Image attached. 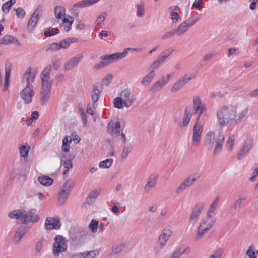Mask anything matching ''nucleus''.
I'll list each match as a JSON object with an SVG mask.
<instances>
[{
    "mask_svg": "<svg viewBox=\"0 0 258 258\" xmlns=\"http://www.w3.org/2000/svg\"><path fill=\"white\" fill-rule=\"evenodd\" d=\"M248 111V106L243 103L228 105L217 110L216 118L221 126H230L240 123Z\"/></svg>",
    "mask_w": 258,
    "mask_h": 258,
    "instance_id": "f257e3e1",
    "label": "nucleus"
},
{
    "mask_svg": "<svg viewBox=\"0 0 258 258\" xmlns=\"http://www.w3.org/2000/svg\"><path fill=\"white\" fill-rule=\"evenodd\" d=\"M224 140L225 136L222 132H219L215 140V133L213 131H209L205 137V146L208 150H211L215 142L216 144L213 153V156L215 157L222 151Z\"/></svg>",
    "mask_w": 258,
    "mask_h": 258,
    "instance_id": "f03ea898",
    "label": "nucleus"
},
{
    "mask_svg": "<svg viewBox=\"0 0 258 258\" xmlns=\"http://www.w3.org/2000/svg\"><path fill=\"white\" fill-rule=\"evenodd\" d=\"M36 73H31V68L27 69L23 75V79H26L27 85L20 93V97L24 101L25 103L28 104L32 102V98L35 94L33 86L32 83L34 81Z\"/></svg>",
    "mask_w": 258,
    "mask_h": 258,
    "instance_id": "7ed1b4c3",
    "label": "nucleus"
},
{
    "mask_svg": "<svg viewBox=\"0 0 258 258\" xmlns=\"http://www.w3.org/2000/svg\"><path fill=\"white\" fill-rule=\"evenodd\" d=\"M8 216L12 219H19L22 221V225H28L27 223H36L39 221V216L32 211L24 209L15 210L9 213Z\"/></svg>",
    "mask_w": 258,
    "mask_h": 258,
    "instance_id": "20e7f679",
    "label": "nucleus"
},
{
    "mask_svg": "<svg viewBox=\"0 0 258 258\" xmlns=\"http://www.w3.org/2000/svg\"><path fill=\"white\" fill-rule=\"evenodd\" d=\"M200 15L198 13L191 15V16L186 19L184 21L179 24L175 30L176 35L180 36L185 33L190 28H191L199 20Z\"/></svg>",
    "mask_w": 258,
    "mask_h": 258,
    "instance_id": "39448f33",
    "label": "nucleus"
},
{
    "mask_svg": "<svg viewBox=\"0 0 258 258\" xmlns=\"http://www.w3.org/2000/svg\"><path fill=\"white\" fill-rule=\"evenodd\" d=\"M54 240L55 243L53 245V253L55 257H58L61 252H64L67 251V245L64 238L62 236H56Z\"/></svg>",
    "mask_w": 258,
    "mask_h": 258,
    "instance_id": "423d86ee",
    "label": "nucleus"
},
{
    "mask_svg": "<svg viewBox=\"0 0 258 258\" xmlns=\"http://www.w3.org/2000/svg\"><path fill=\"white\" fill-rule=\"evenodd\" d=\"M120 96L124 103V107L129 108L133 105L137 100L136 96L132 93L128 89H125L121 91Z\"/></svg>",
    "mask_w": 258,
    "mask_h": 258,
    "instance_id": "0eeeda50",
    "label": "nucleus"
},
{
    "mask_svg": "<svg viewBox=\"0 0 258 258\" xmlns=\"http://www.w3.org/2000/svg\"><path fill=\"white\" fill-rule=\"evenodd\" d=\"M52 84H42L40 91V101L42 105L48 102L51 96Z\"/></svg>",
    "mask_w": 258,
    "mask_h": 258,
    "instance_id": "6e6552de",
    "label": "nucleus"
},
{
    "mask_svg": "<svg viewBox=\"0 0 258 258\" xmlns=\"http://www.w3.org/2000/svg\"><path fill=\"white\" fill-rule=\"evenodd\" d=\"M204 207V203L202 202H198L194 205L189 218V221L190 224H195L198 221Z\"/></svg>",
    "mask_w": 258,
    "mask_h": 258,
    "instance_id": "1a4fd4ad",
    "label": "nucleus"
},
{
    "mask_svg": "<svg viewBox=\"0 0 258 258\" xmlns=\"http://www.w3.org/2000/svg\"><path fill=\"white\" fill-rule=\"evenodd\" d=\"M171 233L172 231L170 229L165 228L163 230L158 239L159 247L157 246L155 248L156 254L158 253L160 250L166 245V242L170 236Z\"/></svg>",
    "mask_w": 258,
    "mask_h": 258,
    "instance_id": "9d476101",
    "label": "nucleus"
},
{
    "mask_svg": "<svg viewBox=\"0 0 258 258\" xmlns=\"http://www.w3.org/2000/svg\"><path fill=\"white\" fill-rule=\"evenodd\" d=\"M203 127L200 122H196L194 127L192 142L195 146H198L201 142Z\"/></svg>",
    "mask_w": 258,
    "mask_h": 258,
    "instance_id": "9b49d317",
    "label": "nucleus"
},
{
    "mask_svg": "<svg viewBox=\"0 0 258 258\" xmlns=\"http://www.w3.org/2000/svg\"><path fill=\"white\" fill-rule=\"evenodd\" d=\"M123 58H124V56L122 52V53H115L111 54H105L101 56L100 59L104 61L106 66H108Z\"/></svg>",
    "mask_w": 258,
    "mask_h": 258,
    "instance_id": "f8f14e48",
    "label": "nucleus"
},
{
    "mask_svg": "<svg viewBox=\"0 0 258 258\" xmlns=\"http://www.w3.org/2000/svg\"><path fill=\"white\" fill-rule=\"evenodd\" d=\"M194 77V76L192 75H185L173 85L171 89V91L172 92L177 91L187 82L190 81Z\"/></svg>",
    "mask_w": 258,
    "mask_h": 258,
    "instance_id": "ddd939ff",
    "label": "nucleus"
},
{
    "mask_svg": "<svg viewBox=\"0 0 258 258\" xmlns=\"http://www.w3.org/2000/svg\"><path fill=\"white\" fill-rule=\"evenodd\" d=\"M30 226L29 225H21L14 236V241L16 244H18L23 236L29 231Z\"/></svg>",
    "mask_w": 258,
    "mask_h": 258,
    "instance_id": "4468645a",
    "label": "nucleus"
},
{
    "mask_svg": "<svg viewBox=\"0 0 258 258\" xmlns=\"http://www.w3.org/2000/svg\"><path fill=\"white\" fill-rule=\"evenodd\" d=\"M42 13V9L41 7L39 6L37 7V8L34 11L33 14L31 15L27 24V27L28 28H33L35 27L38 20L40 19V14Z\"/></svg>",
    "mask_w": 258,
    "mask_h": 258,
    "instance_id": "2eb2a0df",
    "label": "nucleus"
},
{
    "mask_svg": "<svg viewBox=\"0 0 258 258\" xmlns=\"http://www.w3.org/2000/svg\"><path fill=\"white\" fill-rule=\"evenodd\" d=\"M60 219L58 217H47L45 221V226L47 229H58L61 227Z\"/></svg>",
    "mask_w": 258,
    "mask_h": 258,
    "instance_id": "dca6fc26",
    "label": "nucleus"
},
{
    "mask_svg": "<svg viewBox=\"0 0 258 258\" xmlns=\"http://www.w3.org/2000/svg\"><path fill=\"white\" fill-rule=\"evenodd\" d=\"M84 55L82 53H79L75 56L71 58L64 66L66 71H69L76 66L82 59Z\"/></svg>",
    "mask_w": 258,
    "mask_h": 258,
    "instance_id": "f3484780",
    "label": "nucleus"
},
{
    "mask_svg": "<svg viewBox=\"0 0 258 258\" xmlns=\"http://www.w3.org/2000/svg\"><path fill=\"white\" fill-rule=\"evenodd\" d=\"M252 147V142L251 140L245 141L237 156V159L238 160L242 159Z\"/></svg>",
    "mask_w": 258,
    "mask_h": 258,
    "instance_id": "a211bd4d",
    "label": "nucleus"
},
{
    "mask_svg": "<svg viewBox=\"0 0 258 258\" xmlns=\"http://www.w3.org/2000/svg\"><path fill=\"white\" fill-rule=\"evenodd\" d=\"M103 89V87L102 84L99 83L93 84V90L91 92V100L92 103H95L97 102Z\"/></svg>",
    "mask_w": 258,
    "mask_h": 258,
    "instance_id": "6ab92c4d",
    "label": "nucleus"
},
{
    "mask_svg": "<svg viewBox=\"0 0 258 258\" xmlns=\"http://www.w3.org/2000/svg\"><path fill=\"white\" fill-rule=\"evenodd\" d=\"M52 70V66L47 65L42 70L41 74V80L42 84H52L50 80V74Z\"/></svg>",
    "mask_w": 258,
    "mask_h": 258,
    "instance_id": "aec40b11",
    "label": "nucleus"
},
{
    "mask_svg": "<svg viewBox=\"0 0 258 258\" xmlns=\"http://www.w3.org/2000/svg\"><path fill=\"white\" fill-rule=\"evenodd\" d=\"M100 0H82L79 1L78 2L74 4L72 8L73 12H75V13H77L76 9L78 8H84L85 7L91 6Z\"/></svg>",
    "mask_w": 258,
    "mask_h": 258,
    "instance_id": "412c9836",
    "label": "nucleus"
},
{
    "mask_svg": "<svg viewBox=\"0 0 258 258\" xmlns=\"http://www.w3.org/2000/svg\"><path fill=\"white\" fill-rule=\"evenodd\" d=\"M158 179V175L151 174L147 180V182L144 188L145 192H148L150 189L155 187Z\"/></svg>",
    "mask_w": 258,
    "mask_h": 258,
    "instance_id": "4be33fe9",
    "label": "nucleus"
},
{
    "mask_svg": "<svg viewBox=\"0 0 258 258\" xmlns=\"http://www.w3.org/2000/svg\"><path fill=\"white\" fill-rule=\"evenodd\" d=\"M120 123L119 121L115 122L110 121L108 125L107 131L111 135H117L120 133Z\"/></svg>",
    "mask_w": 258,
    "mask_h": 258,
    "instance_id": "5701e85b",
    "label": "nucleus"
},
{
    "mask_svg": "<svg viewBox=\"0 0 258 258\" xmlns=\"http://www.w3.org/2000/svg\"><path fill=\"white\" fill-rule=\"evenodd\" d=\"M193 107L195 114L197 113L199 110H206L205 104L202 103L201 98L198 96L194 98Z\"/></svg>",
    "mask_w": 258,
    "mask_h": 258,
    "instance_id": "b1692460",
    "label": "nucleus"
},
{
    "mask_svg": "<svg viewBox=\"0 0 258 258\" xmlns=\"http://www.w3.org/2000/svg\"><path fill=\"white\" fill-rule=\"evenodd\" d=\"M201 176V174L200 172H195L188 176L184 181L188 187H190L194 184L195 181L200 179Z\"/></svg>",
    "mask_w": 258,
    "mask_h": 258,
    "instance_id": "393cba45",
    "label": "nucleus"
},
{
    "mask_svg": "<svg viewBox=\"0 0 258 258\" xmlns=\"http://www.w3.org/2000/svg\"><path fill=\"white\" fill-rule=\"evenodd\" d=\"M155 75V72L154 70L149 71V73L141 80V84L144 87L149 86Z\"/></svg>",
    "mask_w": 258,
    "mask_h": 258,
    "instance_id": "a878e982",
    "label": "nucleus"
},
{
    "mask_svg": "<svg viewBox=\"0 0 258 258\" xmlns=\"http://www.w3.org/2000/svg\"><path fill=\"white\" fill-rule=\"evenodd\" d=\"M101 192V189L100 188L95 189L90 192L86 198V203L90 204V203H94Z\"/></svg>",
    "mask_w": 258,
    "mask_h": 258,
    "instance_id": "bb28decb",
    "label": "nucleus"
},
{
    "mask_svg": "<svg viewBox=\"0 0 258 258\" xmlns=\"http://www.w3.org/2000/svg\"><path fill=\"white\" fill-rule=\"evenodd\" d=\"M12 43H16L17 44L18 46L21 45V43L18 41V40L11 35H6L4 36L1 40V44L8 45Z\"/></svg>",
    "mask_w": 258,
    "mask_h": 258,
    "instance_id": "cd10ccee",
    "label": "nucleus"
},
{
    "mask_svg": "<svg viewBox=\"0 0 258 258\" xmlns=\"http://www.w3.org/2000/svg\"><path fill=\"white\" fill-rule=\"evenodd\" d=\"M12 64L7 62L5 64V80L4 83V86H7V87H8L9 86V81L10 78V75L12 70Z\"/></svg>",
    "mask_w": 258,
    "mask_h": 258,
    "instance_id": "c85d7f7f",
    "label": "nucleus"
},
{
    "mask_svg": "<svg viewBox=\"0 0 258 258\" xmlns=\"http://www.w3.org/2000/svg\"><path fill=\"white\" fill-rule=\"evenodd\" d=\"M96 256L95 250H91L86 252H80L73 255V258H94Z\"/></svg>",
    "mask_w": 258,
    "mask_h": 258,
    "instance_id": "c756f323",
    "label": "nucleus"
},
{
    "mask_svg": "<svg viewBox=\"0 0 258 258\" xmlns=\"http://www.w3.org/2000/svg\"><path fill=\"white\" fill-rule=\"evenodd\" d=\"M54 14L56 19H62L66 14L65 8L61 6H56L54 8Z\"/></svg>",
    "mask_w": 258,
    "mask_h": 258,
    "instance_id": "7c9ffc66",
    "label": "nucleus"
},
{
    "mask_svg": "<svg viewBox=\"0 0 258 258\" xmlns=\"http://www.w3.org/2000/svg\"><path fill=\"white\" fill-rule=\"evenodd\" d=\"M133 146L131 144H127L123 146L122 152L121 154V160H124L126 158L129 153L132 151Z\"/></svg>",
    "mask_w": 258,
    "mask_h": 258,
    "instance_id": "2f4dec72",
    "label": "nucleus"
},
{
    "mask_svg": "<svg viewBox=\"0 0 258 258\" xmlns=\"http://www.w3.org/2000/svg\"><path fill=\"white\" fill-rule=\"evenodd\" d=\"M39 182L43 185L50 186L53 183V179L47 176H42L38 177Z\"/></svg>",
    "mask_w": 258,
    "mask_h": 258,
    "instance_id": "473e14b6",
    "label": "nucleus"
},
{
    "mask_svg": "<svg viewBox=\"0 0 258 258\" xmlns=\"http://www.w3.org/2000/svg\"><path fill=\"white\" fill-rule=\"evenodd\" d=\"M191 113L189 110L187 109H185L184 117L183 118V120L182 123L180 124V126H187L190 120L191 117Z\"/></svg>",
    "mask_w": 258,
    "mask_h": 258,
    "instance_id": "72a5a7b5",
    "label": "nucleus"
},
{
    "mask_svg": "<svg viewBox=\"0 0 258 258\" xmlns=\"http://www.w3.org/2000/svg\"><path fill=\"white\" fill-rule=\"evenodd\" d=\"M70 193L61 189L59 193L58 202L59 205H63L68 198Z\"/></svg>",
    "mask_w": 258,
    "mask_h": 258,
    "instance_id": "f704fd0d",
    "label": "nucleus"
},
{
    "mask_svg": "<svg viewBox=\"0 0 258 258\" xmlns=\"http://www.w3.org/2000/svg\"><path fill=\"white\" fill-rule=\"evenodd\" d=\"M63 158L61 159V162L64 165L66 169L63 172V174L66 175L68 172L69 169L72 168V163L71 160L67 159L65 155H63Z\"/></svg>",
    "mask_w": 258,
    "mask_h": 258,
    "instance_id": "c9c22d12",
    "label": "nucleus"
},
{
    "mask_svg": "<svg viewBox=\"0 0 258 258\" xmlns=\"http://www.w3.org/2000/svg\"><path fill=\"white\" fill-rule=\"evenodd\" d=\"M74 184L75 182L73 181L72 179H69L65 182L61 189L66 191H68L69 193H70L71 191L74 186Z\"/></svg>",
    "mask_w": 258,
    "mask_h": 258,
    "instance_id": "e433bc0d",
    "label": "nucleus"
},
{
    "mask_svg": "<svg viewBox=\"0 0 258 258\" xmlns=\"http://www.w3.org/2000/svg\"><path fill=\"white\" fill-rule=\"evenodd\" d=\"M16 3V0H9L3 4L2 10L5 13H8L12 7Z\"/></svg>",
    "mask_w": 258,
    "mask_h": 258,
    "instance_id": "4c0bfd02",
    "label": "nucleus"
},
{
    "mask_svg": "<svg viewBox=\"0 0 258 258\" xmlns=\"http://www.w3.org/2000/svg\"><path fill=\"white\" fill-rule=\"evenodd\" d=\"M174 50L171 48L168 49L163 51L158 57L160 62H163L173 52Z\"/></svg>",
    "mask_w": 258,
    "mask_h": 258,
    "instance_id": "58836bf2",
    "label": "nucleus"
},
{
    "mask_svg": "<svg viewBox=\"0 0 258 258\" xmlns=\"http://www.w3.org/2000/svg\"><path fill=\"white\" fill-rule=\"evenodd\" d=\"M113 106L115 108L117 109H122L123 108L124 103L120 96L114 99Z\"/></svg>",
    "mask_w": 258,
    "mask_h": 258,
    "instance_id": "ea45409f",
    "label": "nucleus"
},
{
    "mask_svg": "<svg viewBox=\"0 0 258 258\" xmlns=\"http://www.w3.org/2000/svg\"><path fill=\"white\" fill-rule=\"evenodd\" d=\"M208 230L206 229L205 228H203L200 226L198 227L197 234L194 237V239L196 241H198L199 240L202 238L204 235V234L208 231Z\"/></svg>",
    "mask_w": 258,
    "mask_h": 258,
    "instance_id": "a19ab883",
    "label": "nucleus"
},
{
    "mask_svg": "<svg viewBox=\"0 0 258 258\" xmlns=\"http://www.w3.org/2000/svg\"><path fill=\"white\" fill-rule=\"evenodd\" d=\"M246 198V197L244 196H240L231 207V211L235 210L237 208H239L242 204V201H244Z\"/></svg>",
    "mask_w": 258,
    "mask_h": 258,
    "instance_id": "79ce46f5",
    "label": "nucleus"
},
{
    "mask_svg": "<svg viewBox=\"0 0 258 258\" xmlns=\"http://www.w3.org/2000/svg\"><path fill=\"white\" fill-rule=\"evenodd\" d=\"M213 225L214 223L213 221H210V220H207L203 219L200 222L199 226L209 230Z\"/></svg>",
    "mask_w": 258,
    "mask_h": 258,
    "instance_id": "37998d69",
    "label": "nucleus"
},
{
    "mask_svg": "<svg viewBox=\"0 0 258 258\" xmlns=\"http://www.w3.org/2000/svg\"><path fill=\"white\" fill-rule=\"evenodd\" d=\"M235 140L234 135H230L227 139L226 143V148L228 151H231L233 148V146Z\"/></svg>",
    "mask_w": 258,
    "mask_h": 258,
    "instance_id": "c03bdc74",
    "label": "nucleus"
},
{
    "mask_svg": "<svg viewBox=\"0 0 258 258\" xmlns=\"http://www.w3.org/2000/svg\"><path fill=\"white\" fill-rule=\"evenodd\" d=\"M113 159L108 158L99 163V167L102 168H108L112 165Z\"/></svg>",
    "mask_w": 258,
    "mask_h": 258,
    "instance_id": "a18cd8bd",
    "label": "nucleus"
},
{
    "mask_svg": "<svg viewBox=\"0 0 258 258\" xmlns=\"http://www.w3.org/2000/svg\"><path fill=\"white\" fill-rule=\"evenodd\" d=\"M59 33V29L55 28H50L45 31L44 34L46 37H50Z\"/></svg>",
    "mask_w": 258,
    "mask_h": 258,
    "instance_id": "49530a36",
    "label": "nucleus"
},
{
    "mask_svg": "<svg viewBox=\"0 0 258 258\" xmlns=\"http://www.w3.org/2000/svg\"><path fill=\"white\" fill-rule=\"evenodd\" d=\"M30 146H26L25 145H23L21 148H20V156L24 158H27L28 156V152L30 150Z\"/></svg>",
    "mask_w": 258,
    "mask_h": 258,
    "instance_id": "de8ad7c7",
    "label": "nucleus"
},
{
    "mask_svg": "<svg viewBox=\"0 0 258 258\" xmlns=\"http://www.w3.org/2000/svg\"><path fill=\"white\" fill-rule=\"evenodd\" d=\"M246 254L249 258H256L254 246L253 245L250 246L246 252Z\"/></svg>",
    "mask_w": 258,
    "mask_h": 258,
    "instance_id": "09e8293b",
    "label": "nucleus"
},
{
    "mask_svg": "<svg viewBox=\"0 0 258 258\" xmlns=\"http://www.w3.org/2000/svg\"><path fill=\"white\" fill-rule=\"evenodd\" d=\"M99 222L96 220L93 219L89 225V228L91 230V231L93 233H95L97 232V228L98 227Z\"/></svg>",
    "mask_w": 258,
    "mask_h": 258,
    "instance_id": "8fccbe9b",
    "label": "nucleus"
},
{
    "mask_svg": "<svg viewBox=\"0 0 258 258\" xmlns=\"http://www.w3.org/2000/svg\"><path fill=\"white\" fill-rule=\"evenodd\" d=\"M224 252V249L222 247L217 248L213 254L210 255L209 258H221Z\"/></svg>",
    "mask_w": 258,
    "mask_h": 258,
    "instance_id": "3c124183",
    "label": "nucleus"
},
{
    "mask_svg": "<svg viewBox=\"0 0 258 258\" xmlns=\"http://www.w3.org/2000/svg\"><path fill=\"white\" fill-rule=\"evenodd\" d=\"M174 35H176V32L175 30V28L168 32H166V33L164 34L163 35H162V36H161V39H162V40H166L168 38H171L173 37Z\"/></svg>",
    "mask_w": 258,
    "mask_h": 258,
    "instance_id": "603ef678",
    "label": "nucleus"
},
{
    "mask_svg": "<svg viewBox=\"0 0 258 258\" xmlns=\"http://www.w3.org/2000/svg\"><path fill=\"white\" fill-rule=\"evenodd\" d=\"M71 43V40L70 38H67L65 39L61 40L59 42L60 46L61 49L67 48Z\"/></svg>",
    "mask_w": 258,
    "mask_h": 258,
    "instance_id": "864d4df0",
    "label": "nucleus"
},
{
    "mask_svg": "<svg viewBox=\"0 0 258 258\" xmlns=\"http://www.w3.org/2000/svg\"><path fill=\"white\" fill-rule=\"evenodd\" d=\"M16 11V16L19 18H23L26 15V12L25 10L22 7H18L17 9H15Z\"/></svg>",
    "mask_w": 258,
    "mask_h": 258,
    "instance_id": "5fc2aeb1",
    "label": "nucleus"
},
{
    "mask_svg": "<svg viewBox=\"0 0 258 258\" xmlns=\"http://www.w3.org/2000/svg\"><path fill=\"white\" fill-rule=\"evenodd\" d=\"M144 14V5L143 3H141L137 5V15L139 17H141Z\"/></svg>",
    "mask_w": 258,
    "mask_h": 258,
    "instance_id": "6e6d98bb",
    "label": "nucleus"
},
{
    "mask_svg": "<svg viewBox=\"0 0 258 258\" xmlns=\"http://www.w3.org/2000/svg\"><path fill=\"white\" fill-rule=\"evenodd\" d=\"M123 248V245L121 244H115L112 247V252L116 254L120 252Z\"/></svg>",
    "mask_w": 258,
    "mask_h": 258,
    "instance_id": "4d7b16f0",
    "label": "nucleus"
},
{
    "mask_svg": "<svg viewBox=\"0 0 258 258\" xmlns=\"http://www.w3.org/2000/svg\"><path fill=\"white\" fill-rule=\"evenodd\" d=\"M182 255L181 252V247L176 248L170 258H180Z\"/></svg>",
    "mask_w": 258,
    "mask_h": 258,
    "instance_id": "13d9d810",
    "label": "nucleus"
},
{
    "mask_svg": "<svg viewBox=\"0 0 258 258\" xmlns=\"http://www.w3.org/2000/svg\"><path fill=\"white\" fill-rule=\"evenodd\" d=\"M70 19H71V21H70V23H68L67 24L66 23H62L61 24V26L64 28V29L66 32H69L71 29L73 21H74V18L72 16H70Z\"/></svg>",
    "mask_w": 258,
    "mask_h": 258,
    "instance_id": "bf43d9fd",
    "label": "nucleus"
},
{
    "mask_svg": "<svg viewBox=\"0 0 258 258\" xmlns=\"http://www.w3.org/2000/svg\"><path fill=\"white\" fill-rule=\"evenodd\" d=\"M164 85V84L161 82V81L158 80L153 84L150 91H156L157 89L161 88Z\"/></svg>",
    "mask_w": 258,
    "mask_h": 258,
    "instance_id": "052dcab7",
    "label": "nucleus"
},
{
    "mask_svg": "<svg viewBox=\"0 0 258 258\" xmlns=\"http://www.w3.org/2000/svg\"><path fill=\"white\" fill-rule=\"evenodd\" d=\"M112 74H108L102 79V83H104L106 86H108L112 81Z\"/></svg>",
    "mask_w": 258,
    "mask_h": 258,
    "instance_id": "680f3d73",
    "label": "nucleus"
},
{
    "mask_svg": "<svg viewBox=\"0 0 258 258\" xmlns=\"http://www.w3.org/2000/svg\"><path fill=\"white\" fill-rule=\"evenodd\" d=\"M96 109V105L95 103H93L92 105H88L87 109V113L91 114L92 116H94V111Z\"/></svg>",
    "mask_w": 258,
    "mask_h": 258,
    "instance_id": "e2e57ef3",
    "label": "nucleus"
},
{
    "mask_svg": "<svg viewBox=\"0 0 258 258\" xmlns=\"http://www.w3.org/2000/svg\"><path fill=\"white\" fill-rule=\"evenodd\" d=\"M188 186L186 185V183L183 182L179 185V186L176 190V193L177 194H180L183 191H184Z\"/></svg>",
    "mask_w": 258,
    "mask_h": 258,
    "instance_id": "0e129e2a",
    "label": "nucleus"
},
{
    "mask_svg": "<svg viewBox=\"0 0 258 258\" xmlns=\"http://www.w3.org/2000/svg\"><path fill=\"white\" fill-rule=\"evenodd\" d=\"M162 62H160V61L159 60V58H157L156 60L154 61L151 64L150 68L148 69L150 71V70H154L157 68H158V67L160 66V64H161Z\"/></svg>",
    "mask_w": 258,
    "mask_h": 258,
    "instance_id": "69168bd1",
    "label": "nucleus"
},
{
    "mask_svg": "<svg viewBox=\"0 0 258 258\" xmlns=\"http://www.w3.org/2000/svg\"><path fill=\"white\" fill-rule=\"evenodd\" d=\"M61 49L59 43H53L51 44L50 46V47L47 49V51H49V50H51L52 51H56L58 50L59 49Z\"/></svg>",
    "mask_w": 258,
    "mask_h": 258,
    "instance_id": "338daca9",
    "label": "nucleus"
},
{
    "mask_svg": "<svg viewBox=\"0 0 258 258\" xmlns=\"http://www.w3.org/2000/svg\"><path fill=\"white\" fill-rule=\"evenodd\" d=\"M106 16L107 14L105 12H102L96 20V23H100L101 22H103L105 20Z\"/></svg>",
    "mask_w": 258,
    "mask_h": 258,
    "instance_id": "774afa93",
    "label": "nucleus"
}]
</instances>
